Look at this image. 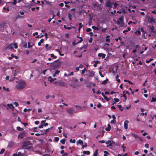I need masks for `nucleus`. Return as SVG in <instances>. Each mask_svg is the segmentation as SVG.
Masks as SVG:
<instances>
[{"instance_id":"26","label":"nucleus","mask_w":156,"mask_h":156,"mask_svg":"<svg viewBox=\"0 0 156 156\" xmlns=\"http://www.w3.org/2000/svg\"><path fill=\"white\" fill-rule=\"evenodd\" d=\"M83 153L84 154H86L87 155H89L90 154V152L89 151H83Z\"/></svg>"},{"instance_id":"52","label":"nucleus","mask_w":156,"mask_h":156,"mask_svg":"<svg viewBox=\"0 0 156 156\" xmlns=\"http://www.w3.org/2000/svg\"><path fill=\"white\" fill-rule=\"evenodd\" d=\"M86 31L87 32H90V31H91V29L90 28H87L86 30Z\"/></svg>"},{"instance_id":"64","label":"nucleus","mask_w":156,"mask_h":156,"mask_svg":"<svg viewBox=\"0 0 156 156\" xmlns=\"http://www.w3.org/2000/svg\"><path fill=\"white\" fill-rule=\"evenodd\" d=\"M148 156H154V155L152 153H150L148 154Z\"/></svg>"},{"instance_id":"29","label":"nucleus","mask_w":156,"mask_h":156,"mask_svg":"<svg viewBox=\"0 0 156 156\" xmlns=\"http://www.w3.org/2000/svg\"><path fill=\"white\" fill-rule=\"evenodd\" d=\"M24 16H21L20 15H18L16 17V19H21L24 18Z\"/></svg>"},{"instance_id":"34","label":"nucleus","mask_w":156,"mask_h":156,"mask_svg":"<svg viewBox=\"0 0 156 156\" xmlns=\"http://www.w3.org/2000/svg\"><path fill=\"white\" fill-rule=\"evenodd\" d=\"M60 141L63 144H64L65 143L66 140L65 139H63L61 140Z\"/></svg>"},{"instance_id":"48","label":"nucleus","mask_w":156,"mask_h":156,"mask_svg":"<svg viewBox=\"0 0 156 156\" xmlns=\"http://www.w3.org/2000/svg\"><path fill=\"white\" fill-rule=\"evenodd\" d=\"M44 36L43 35H42L41 36H40V35H38L36 37V38H41L43 37Z\"/></svg>"},{"instance_id":"49","label":"nucleus","mask_w":156,"mask_h":156,"mask_svg":"<svg viewBox=\"0 0 156 156\" xmlns=\"http://www.w3.org/2000/svg\"><path fill=\"white\" fill-rule=\"evenodd\" d=\"M124 144H123V145L122 146V149H123V151L125 152V151L126 147L124 146Z\"/></svg>"},{"instance_id":"58","label":"nucleus","mask_w":156,"mask_h":156,"mask_svg":"<svg viewBox=\"0 0 156 156\" xmlns=\"http://www.w3.org/2000/svg\"><path fill=\"white\" fill-rule=\"evenodd\" d=\"M34 130H33L34 132H38V130H37L36 129H37V127H35L33 128Z\"/></svg>"},{"instance_id":"53","label":"nucleus","mask_w":156,"mask_h":156,"mask_svg":"<svg viewBox=\"0 0 156 156\" xmlns=\"http://www.w3.org/2000/svg\"><path fill=\"white\" fill-rule=\"evenodd\" d=\"M116 122V121L115 120L113 119V120H112L111 121V123H114L115 124Z\"/></svg>"},{"instance_id":"17","label":"nucleus","mask_w":156,"mask_h":156,"mask_svg":"<svg viewBox=\"0 0 156 156\" xmlns=\"http://www.w3.org/2000/svg\"><path fill=\"white\" fill-rule=\"evenodd\" d=\"M5 25V23L4 22H2L0 23V28L2 29L4 27Z\"/></svg>"},{"instance_id":"44","label":"nucleus","mask_w":156,"mask_h":156,"mask_svg":"<svg viewBox=\"0 0 156 156\" xmlns=\"http://www.w3.org/2000/svg\"><path fill=\"white\" fill-rule=\"evenodd\" d=\"M14 55L13 54H12L11 56V57H9L8 58L9 60H11L14 57Z\"/></svg>"},{"instance_id":"20","label":"nucleus","mask_w":156,"mask_h":156,"mask_svg":"<svg viewBox=\"0 0 156 156\" xmlns=\"http://www.w3.org/2000/svg\"><path fill=\"white\" fill-rule=\"evenodd\" d=\"M48 80L49 81H51V82H52V81H54L55 80H56V78L53 79L51 78V76H49L48 78Z\"/></svg>"},{"instance_id":"28","label":"nucleus","mask_w":156,"mask_h":156,"mask_svg":"<svg viewBox=\"0 0 156 156\" xmlns=\"http://www.w3.org/2000/svg\"><path fill=\"white\" fill-rule=\"evenodd\" d=\"M3 89L4 90L6 91L7 92H9L10 91V90L8 88H6L5 87H3Z\"/></svg>"},{"instance_id":"13","label":"nucleus","mask_w":156,"mask_h":156,"mask_svg":"<svg viewBox=\"0 0 156 156\" xmlns=\"http://www.w3.org/2000/svg\"><path fill=\"white\" fill-rule=\"evenodd\" d=\"M129 123V121L127 120H126L124 122V128L126 129L128 128V124Z\"/></svg>"},{"instance_id":"4","label":"nucleus","mask_w":156,"mask_h":156,"mask_svg":"<svg viewBox=\"0 0 156 156\" xmlns=\"http://www.w3.org/2000/svg\"><path fill=\"white\" fill-rule=\"evenodd\" d=\"M113 5V2H111L110 0H108L106 2V6L109 8H112V5Z\"/></svg>"},{"instance_id":"12","label":"nucleus","mask_w":156,"mask_h":156,"mask_svg":"<svg viewBox=\"0 0 156 156\" xmlns=\"http://www.w3.org/2000/svg\"><path fill=\"white\" fill-rule=\"evenodd\" d=\"M148 27L151 30V32L154 33V27L153 26H148Z\"/></svg>"},{"instance_id":"24","label":"nucleus","mask_w":156,"mask_h":156,"mask_svg":"<svg viewBox=\"0 0 156 156\" xmlns=\"http://www.w3.org/2000/svg\"><path fill=\"white\" fill-rule=\"evenodd\" d=\"M108 79H106L105 80L102 81L101 84L104 85L106 84L107 82L108 81Z\"/></svg>"},{"instance_id":"19","label":"nucleus","mask_w":156,"mask_h":156,"mask_svg":"<svg viewBox=\"0 0 156 156\" xmlns=\"http://www.w3.org/2000/svg\"><path fill=\"white\" fill-rule=\"evenodd\" d=\"M31 6H32V5H31V4H27L26 5L24 6V7H25L27 8L28 9H30V8Z\"/></svg>"},{"instance_id":"23","label":"nucleus","mask_w":156,"mask_h":156,"mask_svg":"<svg viewBox=\"0 0 156 156\" xmlns=\"http://www.w3.org/2000/svg\"><path fill=\"white\" fill-rule=\"evenodd\" d=\"M110 36L109 35H107L106 37V39H105V41L106 42H109L110 41L109 37Z\"/></svg>"},{"instance_id":"35","label":"nucleus","mask_w":156,"mask_h":156,"mask_svg":"<svg viewBox=\"0 0 156 156\" xmlns=\"http://www.w3.org/2000/svg\"><path fill=\"white\" fill-rule=\"evenodd\" d=\"M69 142L70 143H75V142H76V141L75 139L73 140L72 139H70L69 140Z\"/></svg>"},{"instance_id":"40","label":"nucleus","mask_w":156,"mask_h":156,"mask_svg":"<svg viewBox=\"0 0 156 156\" xmlns=\"http://www.w3.org/2000/svg\"><path fill=\"white\" fill-rule=\"evenodd\" d=\"M64 27L65 29H68V30H70L72 28V27H67L65 25H64Z\"/></svg>"},{"instance_id":"60","label":"nucleus","mask_w":156,"mask_h":156,"mask_svg":"<svg viewBox=\"0 0 156 156\" xmlns=\"http://www.w3.org/2000/svg\"><path fill=\"white\" fill-rule=\"evenodd\" d=\"M79 26L80 28H81L83 27V25L82 24V23H79Z\"/></svg>"},{"instance_id":"56","label":"nucleus","mask_w":156,"mask_h":156,"mask_svg":"<svg viewBox=\"0 0 156 156\" xmlns=\"http://www.w3.org/2000/svg\"><path fill=\"white\" fill-rule=\"evenodd\" d=\"M51 127L50 128H49L48 129H46L45 131V133L46 134L49 131V130H50V129H51Z\"/></svg>"},{"instance_id":"36","label":"nucleus","mask_w":156,"mask_h":156,"mask_svg":"<svg viewBox=\"0 0 156 156\" xmlns=\"http://www.w3.org/2000/svg\"><path fill=\"white\" fill-rule=\"evenodd\" d=\"M118 107L119 108L121 111H123V109L122 108V106L121 105H118Z\"/></svg>"},{"instance_id":"46","label":"nucleus","mask_w":156,"mask_h":156,"mask_svg":"<svg viewBox=\"0 0 156 156\" xmlns=\"http://www.w3.org/2000/svg\"><path fill=\"white\" fill-rule=\"evenodd\" d=\"M12 46V44H10L8 46V47L10 49H12L13 48Z\"/></svg>"},{"instance_id":"21","label":"nucleus","mask_w":156,"mask_h":156,"mask_svg":"<svg viewBox=\"0 0 156 156\" xmlns=\"http://www.w3.org/2000/svg\"><path fill=\"white\" fill-rule=\"evenodd\" d=\"M44 41V40L43 39H41L40 41H39L38 43V45L39 46H40L41 45V44L43 43Z\"/></svg>"},{"instance_id":"51","label":"nucleus","mask_w":156,"mask_h":156,"mask_svg":"<svg viewBox=\"0 0 156 156\" xmlns=\"http://www.w3.org/2000/svg\"><path fill=\"white\" fill-rule=\"evenodd\" d=\"M23 47L24 48H26L27 47V43H25L23 44Z\"/></svg>"},{"instance_id":"57","label":"nucleus","mask_w":156,"mask_h":156,"mask_svg":"<svg viewBox=\"0 0 156 156\" xmlns=\"http://www.w3.org/2000/svg\"><path fill=\"white\" fill-rule=\"evenodd\" d=\"M106 55L105 54L102 53L101 55V57L102 58H105Z\"/></svg>"},{"instance_id":"9","label":"nucleus","mask_w":156,"mask_h":156,"mask_svg":"<svg viewBox=\"0 0 156 156\" xmlns=\"http://www.w3.org/2000/svg\"><path fill=\"white\" fill-rule=\"evenodd\" d=\"M148 21L150 23H154V20L153 19V18H151L150 17H148Z\"/></svg>"},{"instance_id":"37","label":"nucleus","mask_w":156,"mask_h":156,"mask_svg":"<svg viewBox=\"0 0 156 156\" xmlns=\"http://www.w3.org/2000/svg\"><path fill=\"white\" fill-rule=\"evenodd\" d=\"M151 101V102H156V98L152 97V99Z\"/></svg>"},{"instance_id":"3","label":"nucleus","mask_w":156,"mask_h":156,"mask_svg":"<svg viewBox=\"0 0 156 156\" xmlns=\"http://www.w3.org/2000/svg\"><path fill=\"white\" fill-rule=\"evenodd\" d=\"M61 62H58L56 64H54L53 65L51 66V68L52 69H56L60 65Z\"/></svg>"},{"instance_id":"33","label":"nucleus","mask_w":156,"mask_h":156,"mask_svg":"<svg viewBox=\"0 0 156 156\" xmlns=\"http://www.w3.org/2000/svg\"><path fill=\"white\" fill-rule=\"evenodd\" d=\"M98 149L96 150L94 153V156H97V154L98 152Z\"/></svg>"},{"instance_id":"10","label":"nucleus","mask_w":156,"mask_h":156,"mask_svg":"<svg viewBox=\"0 0 156 156\" xmlns=\"http://www.w3.org/2000/svg\"><path fill=\"white\" fill-rule=\"evenodd\" d=\"M14 145V143L13 142L11 141L9 143L8 145V147L9 148H11Z\"/></svg>"},{"instance_id":"15","label":"nucleus","mask_w":156,"mask_h":156,"mask_svg":"<svg viewBox=\"0 0 156 156\" xmlns=\"http://www.w3.org/2000/svg\"><path fill=\"white\" fill-rule=\"evenodd\" d=\"M8 107L11 109H14V107L12 104H8L7 105Z\"/></svg>"},{"instance_id":"8","label":"nucleus","mask_w":156,"mask_h":156,"mask_svg":"<svg viewBox=\"0 0 156 156\" xmlns=\"http://www.w3.org/2000/svg\"><path fill=\"white\" fill-rule=\"evenodd\" d=\"M67 112L70 115H72L73 113V110L71 108L67 109Z\"/></svg>"},{"instance_id":"11","label":"nucleus","mask_w":156,"mask_h":156,"mask_svg":"<svg viewBox=\"0 0 156 156\" xmlns=\"http://www.w3.org/2000/svg\"><path fill=\"white\" fill-rule=\"evenodd\" d=\"M111 141L110 140H108L106 142L105 144H106L108 145L107 146V147H109V146H112L113 145H112V144H111Z\"/></svg>"},{"instance_id":"6","label":"nucleus","mask_w":156,"mask_h":156,"mask_svg":"<svg viewBox=\"0 0 156 156\" xmlns=\"http://www.w3.org/2000/svg\"><path fill=\"white\" fill-rule=\"evenodd\" d=\"M53 83L56 84L58 86H60L62 87H65L66 85L64 82L62 81H59L58 82H55V83Z\"/></svg>"},{"instance_id":"27","label":"nucleus","mask_w":156,"mask_h":156,"mask_svg":"<svg viewBox=\"0 0 156 156\" xmlns=\"http://www.w3.org/2000/svg\"><path fill=\"white\" fill-rule=\"evenodd\" d=\"M17 129L18 131H22L24 130V129L23 128H21L19 126L17 127Z\"/></svg>"},{"instance_id":"18","label":"nucleus","mask_w":156,"mask_h":156,"mask_svg":"<svg viewBox=\"0 0 156 156\" xmlns=\"http://www.w3.org/2000/svg\"><path fill=\"white\" fill-rule=\"evenodd\" d=\"M125 92V91H124L123 92V96L124 97V98L123 100V101L124 102H125L126 101V100L127 99V97L126 95V94H124V93Z\"/></svg>"},{"instance_id":"55","label":"nucleus","mask_w":156,"mask_h":156,"mask_svg":"<svg viewBox=\"0 0 156 156\" xmlns=\"http://www.w3.org/2000/svg\"><path fill=\"white\" fill-rule=\"evenodd\" d=\"M113 5H114V7L115 8H116L118 5V4L116 2H113Z\"/></svg>"},{"instance_id":"50","label":"nucleus","mask_w":156,"mask_h":156,"mask_svg":"<svg viewBox=\"0 0 156 156\" xmlns=\"http://www.w3.org/2000/svg\"><path fill=\"white\" fill-rule=\"evenodd\" d=\"M14 48L15 49H17L18 48V46L16 43H14L13 44Z\"/></svg>"},{"instance_id":"7","label":"nucleus","mask_w":156,"mask_h":156,"mask_svg":"<svg viewBox=\"0 0 156 156\" xmlns=\"http://www.w3.org/2000/svg\"><path fill=\"white\" fill-rule=\"evenodd\" d=\"M88 76L90 77H93L94 75V72L92 71L88 70Z\"/></svg>"},{"instance_id":"38","label":"nucleus","mask_w":156,"mask_h":156,"mask_svg":"<svg viewBox=\"0 0 156 156\" xmlns=\"http://www.w3.org/2000/svg\"><path fill=\"white\" fill-rule=\"evenodd\" d=\"M51 57L55 59L57 58V56L53 54H51Z\"/></svg>"},{"instance_id":"16","label":"nucleus","mask_w":156,"mask_h":156,"mask_svg":"<svg viewBox=\"0 0 156 156\" xmlns=\"http://www.w3.org/2000/svg\"><path fill=\"white\" fill-rule=\"evenodd\" d=\"M108 127L107 128H106L105 130L107 131H109L110 130L111 127L110 125L109 124H108Z\"/></svg>"},{"instance_id":"14","label":"nucleus","mask_w":156,"mask_h":156,"mask_svg":"<svg viewBox=\"0 0 156 156\" xmlns=\"http://www.w3.org/2000/svg\"><path fill=\"white\" fill-rule=\"evenodd\" d=\"M25 133H22L18 135V137L21 138V139L23 138L25 136Z\"/></svg>"},{"instance_id":"1","label":"nucleus","mask_w":156,"mask_h":156,"mask_svg":"<svg viewBox=\"0 0 156 156\" xmlns=\"http://www.w3.org/2000/svg\"><path fill=\"white\" fill-rule=\"evenodd\" d=\"M25 84L26 82L25 81L21 80L18 83L16 87L18 89H22L25 87Z\"/></svg>"},{"instance_id":"47","label":"nucleus","mask_w":156,"mask_h":156,"mask_svg":"<svg viewBox=\"0 0 156 156\" xmlns=\"http://www.w3.org/2000/svg\"><path fill=\"white\" fill-rule=\"evenodd\" d=\"M5 151V149H2L1 150V151H0V154H2L4 153V152Z\"/></svg>"},{"instance_id":"63","label":"nucleus","mask_w":156,"mask_h":156,"mask_svg":"<svg viewBox=\"0 0 156 156\" xmlns=\"http://www.w3.org/2000/svg\"><path fill=\"white\" fill-rule=\"evenodd\" d=\"M43 156H51L48 154H44L43 155Z\"/></svg>"},{"instance_id":"62","label":"nucleus","mask_w":156,"mask_h":156,"mask_svg":"<svg viewBox=\"0 0 156 156\" xmlns=\"http://www.w3.org/2000/svg\"><path fill=\"white\" fill-rule=\"evenodd\" d=\"M60 71L56 70V71L55 72V74L56 75H57V74H59V73H60Z\"/></svg>"},{"instance_id":"41","label":"nucleus","mask_w":156,"mask_h":156,"mask_svg":"<svg viewBox=\"0 0 156 156\" xmlns=\"http://www.w3.org/2000/svg\"><path fill=\"white\" fill-rule=\"evenodd\" d=\"M48 44H46L45 45V47L47 49H50L51 48V47H49V48H48Z\"/></svg>"},{"instance_id":"61","label":"nucleus","mask_w":156,"mask_h":156,"mask_svg":"<svg viewBox=\"0 0 156 156\" xmlns=\"http://www.w3.org/2000/svg\"><path fill=\"white\" fill-rule=\"evenodd\" d=\"M14 104L16 105V107H17L19 105V104L17 102H15L14 103Z\"/></svg>"},{"instance_id":"5","label":"nucleus","mask_w":156,"mask_h":156,"mask_svg":"<svg viewBox=\"0 0 156 156\" xmlns=\"http://www.w3.org/2000/svg\"><path fill=\"white\" fill-rule=\"evenodd\" d=\"M30 142L29 141H24L23 143V145L22 147L23 148H24L30 145Z\"/></svg>"},{"instance_id":"2","label":"nucleus","mask_w":156,"mask_h":156,"mask_svg":"<svg viewBox=\"0 0 156 156\" xmlns=\"http://www.w3.org/2000/svg\"><path fill=\"white\" fill-rule=\"evenodd\" d=\"M116 23L117 25H120V27H123L124 26V23L123 22V17L122 16L120 17L119 20H117Z\"/></svg>"},{"instance_id":"54","label":"nucleus","mask_w":156,"mask_h":156,"mask_svg":"<svg viewBox=\"0 0 156 156\" xmlns=\"http://www.w3.org/2000/svg\"><path fill=\"white\" fill-rule=\"evenodd\" d=\"M144 115H145V116H147V113L146 112H145V113H141L140 114V115H142V116H143Z\"/></svg>"},{"instance_id":"25","label":"nucleus","mask_w":156,"mask_h":156,"mask_svg":"<svg viewBox=\"0 0 156 156\" xmlns=\"http://www.w3.org/2000/svg\"><path fill=\"white\" fill-rule=\"evenodd\" d=\"M77 144H79L81 145H82L83 144V141L80 140H79L78 141H77Z\"/></svg>"},{"instance_id":"45","label":"nucleus","mask_w":156,"mask_h":156,"mask_svg":"<svg viewBox=\"0 0 156 156\" xmlns=\"http://www.w3.org/2000/svg\"><path fill=\"white\" fill-rule=\"evenodd\" d=\"M114 101H115V103L116 102H118L119 101V99H118V98H114Z\"/></svg>"},{"instance_id":"32","label":"nucleus","mask_w":156,"mask_h":156,"mask_svg":"<svg viewBox=\"0 0 156 156\" xmlns=\"http://www.w3.org/2000/svg\"><path fill=\"white\" fill-rule=\"evenodd\" d=\"M124 81L126 82H128L129 84H133V83L129 80H124Z\"/></svg>"},{"instance_id":"59","label":"nucleus","mask_w":156,"mask_h":156,"mask_svg":"<svg viewBox=\"0 0 156 156\" xmlns=\"http://www.w3.org/2000/svg\"><path fill=\"white\" fill-rule=\"evenodd\" d=\"M68 15H69V19L71 20H72V15L70 14L69 13H68Z\"/></svg>"},{"instance_id":"22","label":"nucleus","mask_w":156,"mask_h":156,"mask_svg":"<svg viewBox=\"0 0 156 156\" xmlns=\"http://www.w3.org/2000/svg\"><path fill=\"white\" fill-rule=\"evenodd\" d=\"M13 2H8L7 3L9 4V3H12L14 5H16L17 3V1L16 0H13Z\"/></svg>"},{"instance_id":"39","label":"nucleus","mask_w":156,"mask_h":156,"mask_svg":"<svg viewBox=\"0 0 156 156\" xmlns=\"http://www.w3.org/2000/svg\"><path fill=\"white\" fill-rule=\"evenodd\" d=\"M59 140V138L58 137H55L54 138V140L55 142H58V141Z\"/></svg>"},{"instance_id":"30","label":"nucleus","mask_w":156,"mask_h":156,"mask_svg":"<svg viewBox=\"0 0 156 156\" xmlns=\"http://www.w3.org/2000/svg\"><path fill=\"white\" fill-rule=\"evenodd\" d=\"M86 86L87 87H90L91 86V83L90 82L87 83Z\"/></svg>"},{"instance_id":"43","label":"nucleus","mask_w":156,"mask_h":156,"mask_svg":"<svg viewBox=\"0 0 156 156\" xmlns=\"http://www.w3.org/2000/svg\"><path fill=\"white\" fill-rule=\"evenodd\" d=\"M132 135L135 138H139V137L137 136V135L135 133H132Z\"/></svg>"},{"instance_id":"42","label":"nucleus","mask_w":156,"mask_h":156,"mask_svg":"<svg viewBox=\"0 0 156 156\" xmlns=\"http://www.w3.org/2000/svg\"><path fill=\"white\" fill-rule=\"evenodd\" d=\"M104 98V99L107 101H108L110 100L109 98H108L106 96H105Z\"/></svg>"},{"instance_id":"31","label":"nucleus","mask_w":156,"mask_h":156,"mask_svg":"<svg viewBox=\"0 0 156 156\" xmlns=\"http://www.w3.org/2000/svg\"><path fill=\"white\" fill-rule=\"evenodd\" d=\"M92 28L94 30H99V29L98 27H95L94 26H93L92 27Z\"/></svg>"}]
</instances>
